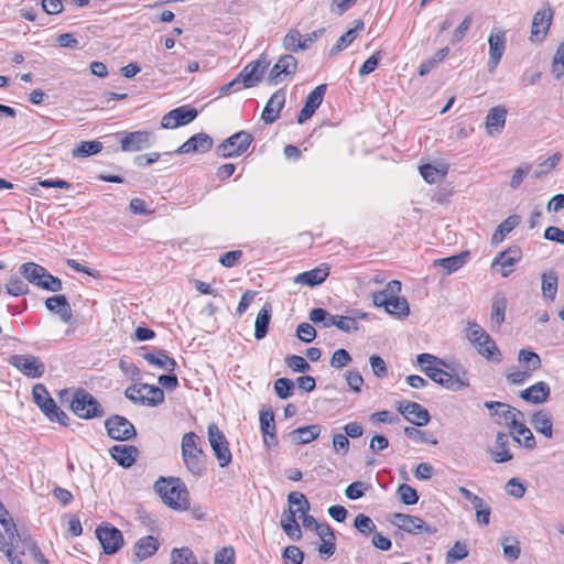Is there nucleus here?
Here are the masks:
<instances>
[{
	"instance_id": "obj_1",
	"label": "nucleus",
	"mask_w": 564,
	"mask_h": 564,
	"mask_svg": "<svg viewBox=\"0 0 564 564\" xmlns=\"http://www.w3.org/2000/svg\"><path fill=\"white\" fill-rule=\"evenodd\" d=\"M154 490L170 508L178 511L189 508V495L181 479L161 477L155 481Z\"/></svg>"
},
{
	"instance_id": "obj_2",
	"label": "nucleus",
	"mask_w": 564,
	"mask_h": 564,
	"mask_svg": "<svg viewBox=\"0 0 564 564\" xmlns=\"http://www.w3.org/2000/svg\"><path fill=\"white\" fill-rule=\"evenodd\" d=\"M423 372L440 386L458 391L469 386L467 372L463 367H456L449 364V368L441 365L423 367Z\"/></svg>"
},
{
	"instance_id": "obj_3",
	"label": "nucleus",
	"mask_w": 564,
	"mask_h": 564,
	"mask_svg": "<svg viewBox=\"0 0 564 564\" xmlns=\"http://www.w3.org/2000/svg\"><path fill=\"white\" fill-rule=\"evenodd\" d=\"M182 457L189 473L200 476L205 467V454L199 446V438L194 432H188L182 438Z\"/></svg>"
},
{
	"instance_id": "obj_4",
	"label": "nucleus",
	"mask_w": 564,
	"mask_h": 564,
	"mask_svg": "<svg viewBox=\"0 0 564 564\" xmlns=\"http://www.w3.org/2000/svg\"><path fill=\"white\" fill-rule=\"evenodd\" d=\"M70 410L75 415L84 420L101 417L105 410L99 401L84 389H78L73 395Z\"/></svg>"
},
{
	"instance_id": "obj_5",
	"label": "nucleus",
	"mask_w": 564,
	"mask_h": 564,
	"mask_svg": "<svg viewBox=\"0 0 564 564\" xmlns=\"http://www.w3.org/2000/svg\"><path fill=\"white\" fill-rule=\"evenodd\" d=\"M124 397L134 403L155 406L164 401L161 388L148 383L132 384L124 391Z\"/></svg>"
},
{
	"instance_id": "obj_6",
	"label": "nucleus",
	"mask_w": 564,
	"mask_h": 564,
	"mask_svg": "<svg viewBox=\"0 0 564 564\" xmlns=\"http://www.w3.org/2000/svg\"><path fill=\"white\" fill-rule=\"evenodd\" d=\"M252 140L251 133L241 130L224 140L216 148V154L224 159L239 156L248 150Z\"/></svg>"
},
{
	"instance_id": "obj_7",
	"label": "nucleus",
	"mask_w": 564,
	"mask_h": 564,
	"mask_svg": "<svg viewBox=\"0 0 564 564\" xmlns=\"http://www.w3.org/2000/svg\"><path fill=\"white\" fill-rule=\"evenodd\" d=\"M208 441L220 467L231 463V452L224 433L215 423L208 425Z\"/></svg>"
},
{
	"instance_id": "obj_8",
	"label": "nucleus",
	"mask_w": 564,
	"mask_h": 564,
	"mask_svg": "<svg viewBox=\"0 0 564 564\" xmlns=\"http://www.w3.org/2000/svg\"><path fill=\"white\" fill-rule=\"evenodd\" d=\"M105 427L110 438L116 441H129L137 436L134 425L124 416L115 414L105 421Z\"/></svg>"
},
{
	"instance_id": "obj_9",
	"label": "nucleus",
	"mask_w": 564,
	"mask_h": 564,
	"mask_svg": "<svg viewBox=\"0 0 564 564\" xmlns=\"http://www.w3.org/2000/svg\"><path fill=\"white\" fill-rule=\"evenodd\" d=\"M484 405L490 411V416H497L498 424H505L509 429L516 425L518 417H523L520 410L503 402L486 401Z\"/></svg>"
},
{
	"instance_id": "obj_10",
	"label": "nucleus",
	"mask_w": 564,
	"mask_h": 564,
	"mask_svg": "<svg viewBox=\"0 0 564 564\" xmlns=\"http://www.w3.org/2000/svg\"><path fill=\"white\" fill-rule=\"evenodd\" d=\"M10 364L28 378H41L45 372V365L34 355H13Z\"/></svg>"
},
{
	"instance_id": "obj_11",
	"label": "nucleus",
	"mask_w": 564,
	"mask_h": 564,
	"mask_svg": "<svg viewBox=\"0 0 564 564\" xmlns=\"http://www.w3.org/2000/svg\"><path fill=\"white\" fill-rule=\"evenodd\" d=\"M506 31L499 28H494L488 37L489 59L487 67L490 73H492L499 65L506 50Z\"/></svg>"
},
{
	"instance_id": "obj_12",
	"label": "nucleus",
	"mask_w": 564,
	"mask_h": 564,
	"mask_svg": "<svg viewBox=\"0 0 564 564\" xmlns=\"http://www.w3.org/2000/svg\"><path fill=\"white\" fill-rule=\"evenodd\" d=\"M554 11L552 8L538 10L531 22L530 41L541 43L546 37L553 21Z\"/></svg>"
},
{
	"instance_id": "obj_13",
	"label": "nucleus",
	"mask_w": 564,
	"mask_h": 564,
	"mask_svg": "<svg viewBox=\"0 0 564 564\" xmlns=\"http://www.w3.org/2000/svg\"><path fill=\"white\" fill-rule=\"evenodd\" d=\"M372 302L377 307H383L384 311L398 317H406L410 314V306L404 297H387L384 293H373Z\"/></svg>"
},
{
	"instance_id": "obj_14",
	"label": "nucleus",
	"mask_w": 564,
	"mask_h": 564,
	"mask_svg": "<svg viewBox=\"0 0 564 564\" xmlns=\"http://www.w3.org/2000/svg\"><path fill=\"white\" fill-rule=\"evenodd\" d=\"M96 535L106 554H113L119 551L123 544V536L119 529L105 524L96 530Z\"/></svg>"
},
{
	"instance_id": "obj_15",
	"label": "nucleus",
	"mask_w": 564,
	"mask_h": 564,
	"mask_svg": "<svg viewBox=\"0 0 564 564\" xmlns=\"http://www.w3.org/2000/svg\"><path fill=\"white\" fill-rule=\"evenodd\" d=\"M393 518V523L399 529L411 534H419L421 532L434 534L437 531L435 527L426 524L421 518L415 516L394 513Z\"/></svg>"
},
{
	"instance_id": "obj_16",
	"label": "nucleus",
	"mask_w": 564,
	"mask_h": 564,
	"mask_svg": "<svg viewBox=\"0 0 564 564\" xmlns=\"http://www.w3.org/2000/svg\"><path fill=\"white\" fill-rule=\"evenodd\" d=\"M197 110L182 106L163 116L161 126L165 129H175L192 122L197 117Z\"/></svg>"
},
{
	"instance_id": "obj_17",
	"label": "nucleus",
	"mask_w": 564,
	"mask_h": 564,
	"mask_svg": "<svg viewBox=\"0 0 564 564\" xmlns=\"http://www.w3.org/2000/svg\"><path fill=\"white\" fill-rule=\"evenodd\" d=\"M522 258V251L518 246L509 247L507 250L499 252L491 262V269L501 267V275L507 278L513 271L512 267Z\"/></svg>"
},
{
	"instance_id": "obj_18",
	"label": "nucleus",
	"mask_w": 564,
	"mask_h": 564,
	"mask_svg": "<svg viewBox=\"0 0 564 564\" xmlns=\"http://www.w3.org/2000/svg\"><path fill=\"white\" fill-rule=\"evenodd\" d=\"M268 66L269 62H267L265 58H259L246 65L243 69L237 75V77L245 87H253L261 80L262 75Z\"/></svg>"
},
{
	"instance_id": "obj_19",
	"label": "nucleus",
	"mask_w": 564,
	"mask_h": 564,
	"mask_svg": "<svg viewBox=\"0 0 564 564\" xmlns=\"http://www.w3.org/2000/svg\"><path fill=\"white\" fill-rule=\"evenodd\" d=\"M397 410L406 421L416 426H424L431 421L429 411L416 402L399 403Z\"/></svg>"
},
{
	"instance_id": "obj_20",
	"label": "nucleus",
	"mask_w": 564,
	"mask_h": 564,
	"mask_svg": "<svg viewBox=\"0 0 564 564\" xmlns=\"http://www.w3.org/2000/svg\"><path fill=\"white\" fill-rule=\"evenodd\" d=\"M326 91V85L322 84L315 87L306 97L304 107L300 111L297 116V123L303 124L307 119H310L318 107L322 105L324 95Z\"/></svg>"
},
{
	"instance_id": "obj_21",
	"label": "nucleus",
	"mask_w": 564,
	"mask_h": 564,
	"mask_svg": "<svg viewBox=\"0 0 564 564\" xmlns=\"http://www.w3.org/2000/svg\"><path fill=\"white\" fill-rule=\"evenodd\" d=\"M152 134L148 131L128 132L120 139V147L126 152H137L147 149L151 144Z\"/></svg>"
},
{
	"instance_id": "obj_22",
	"label": "nucleus",
	"mask_w": 564,
	"mask_h": 564,
	"mask_svg": "<svg viewBox=\"0 0 564 564\" xmlns=\"http://www.w3.org/2000/svg\"><path fill=\"white\" fill-rule=\"evenodd\" d=\"M297 69V61L291 54L282 55L272 67L268 82L270 84H278L281 80V76H289L295 74Z\"/></svg>"
},
{
	"instance_id": "obj_23",
	"label": "nucleus",
	"mask_w": 564,
	"mask_h": 564,
	"mask_svg": "<svg viewBox=\"0 0 564 564\" xmlns=\"http://www.w3.org/2000/svg\"><path fill=\"white\" fill-rule=\"evenodd\" d=\"M213 139L206 133H197L184 142L176 151L177 154L206 153L213 148Z\"/></svg>"
},
{
	"instance_id": "obj_24",
	"label": "nucleus",
	"mask_w": 564,
	"mask_h": 564,
	"mask_svg": "<svg viewBox=\"0 0 564 564\" xmlns=\"http://www.w3.org/2000/svg\"><path fill=\"white\" fill-rule=\"evenodd\" d=\"M159 545V541L152 535L139 539L133 546L132 563H140L151 557L158 551Z\"/></svg>"
},
{
	"instance_id": "obj_25",
	"label": "nucleus",
	"mask_w": 564,
	"mask_h": 564,
	"mask_svg": "<svg viewBox=\"0 0 564 564\" xmlns=\"http://www.w3.org/2000/svg\"><path fill=\"white\" fill-rule=\"evenodd\" d=\"M285 102V93L283 89L276 90L268 100L261 113V119L265 123H273L280 116Z\"/></svg>"
},
{
	"instance_id": "obj_26",
	"label": "nucleus",
	"mask_w": 564,
	"mask_h": 564,
	"mask_svg": "<svg viewBox=\"0 0 564 564\" xmlns=\"http://www.w3.org/2000/svg\"><path fill=\"white\" fill-rule=\"evenodd\" d=\"M45 306L50 312L58 315L64 323L69 324L72 322L73 312L65 295L58 294L47 297Z\"/></svg>"
},
{
	"instance_id": "obj_27",
	"label": "nucleus",
	"mask_w": 564,
	"mask_h": 564,
	"mask_svg": "<svg viewBox=\"0 0 564 564\" xmlns=\"http://www.w3.org/2000/svg\"><path fill=\"white\" fill-rule=\"evenodd\" d=\"M109 452L118 465L123 468L131 467L139 455V449L133 445H113Z\"/></svg>"
},
{
	"instance_id": "obj_28",
	"label": "nucleus",
	"mask_w": 564,
	"mask_h": 564,
	"mask_svg": "<svg viewBox=\"0 0 564 564\" xmlns=\"http://www.w3.org/2000/svg\"><path fill=\"white\" fill-rule=\"evenodd\" d=\"M329 275L327 264H322L313 270L302 272L294 276L293 281L297 284L308 285L311 288L322 284Z\"/></svg>"
},
{
	"instance_id": "obj_29",
	"label": "nucleus",
	"mask_w": 564,
	"mask_h": 564,
	"mask_svg": "<svg viewBox=\"0 0 564 564\" xmlns=\"http://www.w3.org/2000/svg\"><path fill=\"white\" fill-rule=\"evenodd\" d=\"M550 392V386L544 381H540L522 390L520 398L529 403L540 404L547 401Z\"/></svg>"
},
{
	"instance_id": "obj_30",
	"label": "nucleus",
	"mask_w": 564,
	"mask_h": 564,
	"mask_svg": "<svg viewBox=\"0 0 564 564\" xmlns=\"http://www.w3.org/2000/svg\"><path fill=\"white\" fill-rule=\"evenodd\" d=\"M489 455L495 463L501 464L513 458L509 449V435L498 432L495 441V448L489 449Z\"/></svg>"
},
{
	"instance_id": "obj_31",
	"label": "nucleus",
	"mask_w": 564,
	"mask_h": 564,
	"mask_svg": "<svg viewBox=\"0 0 564 564\" xmlns=\"http://www.w3.org/2000/svg\"><path fill=\"white\" fill-rule=\"evenodd\" d=\"M507 109L502 106H496L488 111L486 117V130L489 135L500 134L505 128Z\"/></svg>"
},
{
	"instance_id": "obj_32",
	"label": "nucleus",
	"mask_w": 564,
	"mask_h": 564,
	"mask_svg": "<svg viewBox=\"0 0 564 564\" xmlns=\"http://www.w3.org/2000/svg\"><path fill=\"white\" fill-rule=\"evenodd\" d=\"M322 432L318 424L306 425L291 431L286 437L296 445L307 444L316 440Z\"/></svg>"
},
{
	"instance_id": "obj_33",
	"label": "nucleus",
	"mask_w": 564,
	"mask_h": 564,
	"mask_svg": "<svg viewBox=\"0 0 564 564\" xmlns=\"http://www.w3.org/2000/svg\"><path fill=\"white\" fill-rule=\"evenodd\" d=\"M33 400L41 411L47 416L52 414L54 410H57L56 402L51 398L45 386L37 383L32 390Z\"/></svg>"
},
{
	"instance_id": "obj_34",
	"label": "nucleus",
	"mask_w": 564,
	"mask_h": 564,
	"mask_svg": "<svg viewBox=\"0 0 564 564\" xmlns=\"http://www.w3.org/2000/svg\"><path fill=\"white\" fill-rule=\"evenodd\" d=\"M530 423L538 433H541L546 438L553 437V421L549 412L544 410L534 412L531 415Z\"/></svg>"
},
{
	"instance_id": "obj_35",
	"label": "nucleus",
	"mask_w": 564,
	"mask_h": 564,
	"mask_svg": "<svg viewBox=\"0 0 564 564\" xmlns=\"http://www.w3.org/2000/svg\"><path fill=\"white\" fill-rule=\"evenodd\" d=\"M479 355L485 357L488 360L500 361L501 354L499 348L497 347L495 340L487 333L485 334L480 340L473 345Z\"/></svg>"
},
{
	"instance_id": "obj_36",
	"label": "nucleus",
	"mask_w": 564,
	"mask_h": 564,
	"mask_svg": "<svg viewBox=\"0 0 564 564\" xmlns=\"http://www.w3.org/2000/svg\"><path fill=\"white\" fill-rule=\"evenodd\" d=\"M260 429L263 435L264 444L270 445L268 442L269 436L270 438H272V444L276 446L278 438L275 435L274 413L272 410H262L260 412Z\"/></svg>"
},
{
	"instance_id": "obj_37",
	"label": "nucleus",
	"mask_w": 564,
	"mask_h": 564,
	"mask_svg": "<svg viewBox=\"0 0 564 564\" xmlns=\"http://www.w3.org/2000/svg\"><path fill=\"white\" fill-rule=\"evenodd\" d=\"M271 313H272V308H271V304H269V303L264 304L263 307L258 313L256 322H254L256 339L260 340L267 336L270 319H271Z\"/></svg>"
},
{
	"instance_id": "obj_38",
	"label": "nucleus",
	"mask_w": 564,
	"mask_h": 564,
	"mask_svg": "<svg viewBox=\"0 0 564 564\" xmlns=\"http://www.w3.org/2000/svg\"><path fill=\"white\" fill-rule=\"evenodd\" d=\"M143 358L150 364L158 368L174 371L176 368V361L169 357L165 350L158 349L155 354L148 352Z\"/></svg>"
},
{
	"instance_id": "obj_39",
	"label": "nucleus",
	"mask_w": 564,
	"mask_h": 564,
	"mask_svg": "<svg viewBox=\"0 0 564 564\" xmlns=\"http://www.w3.org/2000/svg\"><path fill=\"white\" fill-rule=\"evenodd\" d=\"M510 430L514 431L512 438L520 446H523L528 449H532L535 447L536 443L532 432L521 421H518L516 425L512 426Z\"/></svg>"
},
{
	"instance_id": "obj_40",
	"label": "nucleus",
	"mask_w": 564,
	"mask_h": 564,
	"mask_svg": "<svg viewBox=\"0 0 564 564\" xmlns=\"http://www.w3.org/2000/svg\"><path fill=\"white\" fill-rule=\"evenodd\" d=\"M541 289L544 299L554 301L557 292L558 276L554 270L543 272L541 275Z\"/></svg>"
},
{
	"instance_id": "obj_41",
	"label": "nucleus",
	"mask_w": 564,
	"mask_h": 564,
	"mask_svg": "<svg viewBox=\"0 0 564 564\" xmlns=\"http://www.w3.org/2000/svg\"><path fill=\"white\" fill-rule=\"evenodd\" d=\"M468 256V251H463L452 257L437 259L434 261V264L442 267L445 270V274H451L465 264Z\"/></svg>"
},
{
	"instance_id": "obj_42",
	"label": "nucleus",
	"mask_w": 564,
	"mask_h": 564,
	"mask_svg": "<svg viewBox=\"0 0 564 564\" xmlns=\"http://www.w3.org/2000/svg\"><path fill=\"white\" fill-rule=\"evenodd\" d=\"M519 221L520 217L518 215H512L506 218L494 231L491 236V245L500 243L505 237L518 226Z\"/></svg>"
},
{
	"instance_id": "obj_43",
	"label": "nucleus",
	"mask_w": 564,
	"mask_h": 564,
	"mask_svg": "<svg viewBox=\"0 0 564 564\" xmlns=\"http://www.w3.org/2000/svg\"><path fill=\"white\" fill-rule=\"evenodd\" d=\"M336 326L345 333H352L358 330V323L356 318L350 316L330 315L328 321L325 322V327Z\"/></svg>"
},
{
	"instance_id": "obj_44",
	"label": "nucleus",
	"mask_w": 564,
	"mask_h": 564,
	"mask_svg": "<svg viewBox=\"0 0 564 564\" xmlns=\"http://www.w3.org/2000/svg\"><path fill=\"white\" fill-rule=\"evenodd\" d=\"M506 308H507L506 299L501 295H495L492 297L491 314H490V319H491L494 327L499 328L501 326V324L505 322Z\"/></svg>"
},
{
	"instance_id": "obj_45",
	"label": "nucleus",
	"mask_w": 564,
	"mask_h": 564,
	"mask_svg": "<svg viewBox=\"0 0 564 564\" xmlns=\"http://www.w3.org/2000/svg\"><path fill=\"white\" fill-rule=\"evenodd\" d=\"M44 272L45 268L34 262H26L20 267V273L24 276V279L37 288Z\"/></svg>"
},
{
	"instance_id": "obj_46",
	"label": "nucleus",
	"mask_w": 564,
	"mask_h": 564,
	"mask_svg": "<svg viewBox=\"0 0 564 564\" xmlns=\"http://www.w3.org/2000/svg\"><path fill=\"white\" fill-rule=\"evenodd\" d=\"M283 47L290 52L305 51L307 50V44L304 42L299 30L291 29L283 39Z\"/></svg>"
},
{
	"instance_id": "obj_47",
	"label": "nucleus",
	"mask_w": 564,
	"mask_h": 564,
	"mask_svg": "<svg viewBox=\"0 0 564 564\" xmlns=\"http://www.w3.org/2000/svg\"><path fill=\"white\" fill-rule=\"evenodd\" d=\"M447 170L446 165L436 167L431 164H425L420 167V173L427 183L433 184L444 178L447 174Z\"/></svg>"
},
{
	"instance_id": "obj_48",
	"label": "nucleus",
	"mask_w": 564,
	"mask_h": 564,
	"mask_svg": "<svg viewBox=\"0 0 564 564\" xmlns=\"http://www.w3.org/2000/svg\"><path fill=\"white\" fill-rule=\"evenodd\" d=\"M289 509L293 510L301 516H305V513L310 510V502L306 497L297 491H292L288 496Z\"/></svg>"
},
{
	"instance_id": "obj_49",
	"label": "nucleus",
	"mask_w": 564,
	"mask_h": 564,
	"mask_svg": "<svg viewBox=\"0 0 564 564\" xmlns=\"http://www.w3.org/2000/svg\"><path fill=\"white\" fill-rule=\"evenodd\" d=\"M101 149H102V143L97 140L82 141L79 143V145H77L73 150V156L74 158H87V156L99 153L101 151Z\"/></svg>"
},
{
	"instance_id": "obj_50",
	"label": "nucleus",
	"mask_w": 564,
	"mask_h": 564,
	"mask_svg": "<svg viewBox=\"0 0 564 564\" xmlns=\"http://www.w3.org/2000/svg\"><path fill=\"white\" fill-rule=\"evenodd\" d=\"M501 544L503 556L507 561L514 562L519 558L521 549L520 542L516 538H503Z\"/></svg>"
},
{
	"instance_id": "obj_51",
	"label": "nucleus",
	"mask_w": 564,
	"mask_h": 564,
	"mask_svg": "<svg viewBox=\"0 0 564 564\" xmlns=\"http://www.w3.org/2000/svg\"><path fill=\"white\" fill-rule=\"evenodd\" d=\"M518 360L525 366L527 370L534 371L541 367L540 356L531 350L521 349L518 355Z\"/></svg>"
},
{
	"instance_id": "obj_52",
	"label": "nucleus",
	"mask_w": 564,
	"mask_h": 564,
	"mask_svg": "<svg viewBox=\"0 0 564 564\" xmlns=\"http://www.w3.org/2000/svg\"><path fill=\"white\" fill-rule=\"evenodd\" d=\"M404 434L408 438L419 442V443H426L431 445H436L437 440L432 435L427 434L416 427L413 426H405L404 427Z\"/></svg>"
},
{
	"instance_id": "obj_53",
	"label": "nucleus",
	"mask_w": 564,
	"mask_h": 564,
	"mask_svg": "<svg viewBox=\"0 0 564 564\" xmlns=\"http://www.w3.org/2000/svg\"><path fill=\"white\" fill-rule=\"evenodd\" d=\"M171 564H197L194 553L188 547L173 549Z\"/></svg>"
},
{
	"instance_id": "obj_54",
	"label": "nucleus",
	"mask_w": 564,
	"mask_h": 564,
	"mask_svg": "<svg viewBox=\"0 0 564 564\" xmlns=\"http://www.w3.org/2000/svg\"><path fill=\"white\" fill-rule=\"evenodd\" d=\"M562 154L560 152L554 153L546 160L538 165V169L533 172V177L540 178L543 175L550 173L561 161Z\"/></svg>"
},
{
	"instance_id": "obj_55",
	"label": "nucleus",
	"mask_w": 564,
	"mask_h": 564,
	"mask_svg": "<svg viewBox=\"0 0 564 564\" xmlns=\"http://www.w3.org/2000/svg\"><path fill=\"white\" fill-rule=\"evenodd\" d=\"M284 564H303L304 552L295 545H289L282 551Z\"/></svg>"
},
{
	"instance_id": "obj_56",
	"label": "nucleus",
	"mask_w": 564,
	"mask_h": 564,
	"mask_svg": "<svg viewBox=\"0 0 564 564\" xmlns=\"http://www.w3.org/2000/svg\"><path fill=\"white\" fill-rule=\"evenodd\" d=\"M294 382L289 378H279L274 382V392L280 399H288L293 394Z\"/></svg>"
},
{
	"instance_id": "obj_57",
	"label": "nucleus",
	"mask_w": 564,
	"mask_h": 564,
	"mask_svg": "<svg viewBox=\"0 0 564 564\" xmlns=\"http://www.w3.org/2000/svg\"><path fill=\"white\" fill-rule=\"evenodd\" d=\"M354 527L358 530L362 535H369L371 532L376 530L375 522L366 514L359 513L356 516L354 520Z\"/></svg>"
},
{
	"instance_id": "obj_58",
	"label": "nucleus",
	"mask_w": 564,
	"mask_h": 564,
	"mask_svg": "<svg viewBox=\"0 0 564 564\" xmlns=\"http://www.w3.org/2000/svg\"><path fill=\"white\" fill-rule=\"evenodd\" d=\"M39 288L43 289L45 291H50V292H58L62 290L63 284L58 278L52 275L45 269V272H44L43 276L41 278Z\"/></svg>"
},
{
	"instance_id": "obj_59",
	"label": "nucleus",
	"mask_w": 564,
	"mask_h": 564,
	"mask_svg": "<svg viewBox=\"0 0 564 564\" xmlns=\"http://www.w3.org/2000/svg\"><path fill=\"white\" fill-rule=\"evenodd\" d=\"M468 555L467 546L459 541L455 542L452 549L446 553V562L448 564L464 560Z\"/></svg>"
},
{
	"instance_id": "obj_60",
	"label": "nucleus",
	"mask_w": 564,
	"mask_h": 564,
	"mask_svg": "<svg viewBox=\"0 0 564 564\" xmlns=\"http://www.w3.org/2000/svg\"><path fill=\"white\" fill-rule=\"evenodd\" d=\"M400 500L408 506L415 505L419 500L417 491L406 484H402L398 488Z\"/></svg>"
},
{
	"instance_id": "obj_61",
	"label": "nucleus",
	"mask_w": 564,
	"mask_h": 564,
	"mask_svg": "<svg viewBox=\"0 0 564 564\" xmlns=\"http://www.w3.org/2000/svg\"><path fill=\"white\" fill-rule=\"evenodd\" d=\"M285 364L289 368H291L295 372H306L311 369L310 364L302 356L290 355L285 358Z\"/></svg>"
},
{
	"instance_id": "obj_62",
	"label": "nucleus",
	"mask_w": 564,
	"mask_h": 564,
	"mask_svg": "<svg viewBox=\"0 0 564 564\" xmlns=\"http://www.w3.org/2000/svg\"><path fill=\"white\" fill-rule=\"evenodd\" d=\"M8 294L19 296L29 292V286L20 278H11L6 285Z\"/></svg>"
},
{
	"instance_id": "obj_63",
	"label": "nucleus",
	"mask_w": 564,
	"mask_h": 564,
	"mask_svg": "<svg viewBox=\"0 0 564 564\" xmlns=\"http://www.w3.org/2000/svg\"><path fill=\"white\" fill-rule=\"evenodd\" d=\"M355 30H348L345 32L336 42V44L329 50V55H336L340 51L345 50L356 39Z\"/></svg>"
},
{
	"instance_id": "obj_64",
	"label": "nucleus",
	"mask_w": 564,
	"mask_h": 564,
	"mask_svg": "<svg viewBox=\"0 0 564 564\" xmlns=\"http://www.w3.org/2000/svg\"><path fill=\"white\" fill-rule=\"evenodd\" d=\"M296 336L304 343H311L316 338V329L310 323H301L297 326Z\"/></svg>"
}]
</instances>
